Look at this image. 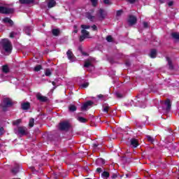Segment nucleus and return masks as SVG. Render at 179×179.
I'll return each instance as SVG.
<instances>
[{
    "mask_svg": "<svg viewBox=\"0 0 179 179\" xmlns=\"http://www.w3.org/2000/svg\"><path fill=\"white\" fill-rule=\"evenodd\" d=\"M36 99L37 100H38L39 101H41L42 103H44L45 101H47V100H48V98H47V96H44L43 95H41V94L38 93L36 94Z\"/></svg>",
    "mask_w": 179,
    "mask_h": 179,
    "instance_id": "obj_9",
    "label": "nucleus"
},
{
    "mask_svg": "<svg viewBox=\"0 0 179 179\" xmlns=\"http://www.w3.org/2000/svg\"><path fill=\"white\" fill-rule=\"evenodd\" d=\"M0 45L6 52H12V43L8 39H2Z\"/></svg>",
    "mask_w": 179,
    "mask_h": 179,
    "instance_id": "obj_1",
    "label": "nucleus"
},
{
    "mask_svg": "<svg viewBox=\"0 0 179 179\" xmlns=\"http://www.w3.org/2000/svg\"><path fill=\"white\" fill-rule=\"evenodd\" d=\"M78 121H79L80 122H83V123H85V122H87V120L84 118V117H78L77 118Z\"/></svg>",
    "mask_w": 179,
    "mask_h": 179,
    "instance_id": "obj_27",
    "label": "nucleus"
},
{
    "mask_svg": "<svg viewBox=\"0 0 179 179\" xmlns=\"http://www.w3.org/2000/svg\"><path fill=\"white\" fill-rule=\"evenodd\" d=\"M85 16L87 19L91 20V22H93V20H94V16H92L90 13H87Z\"/></svg>",
    "mask_w": 179,
    "mask_h": 179,
    "instance_id": "obj_24",
    "label": "nucleus"
},
{
    "mask_svg": "<svg viewBox=\"0 0 179 179\" xmlns=\"http://www.w3.org/2000/svg\"><path fill=\"white\" fill-rule=\"evenodd\" d=\"M159 1L160 2V3H164V0H159Z\"/></svg>",
    "mask_w": 179,
    "mask_h": 179,
    "instance_id": "obj_54",
    "label": "nucleus"
},
{
    "mask_svg": "<svg viewBox=\"0 0 179 179\" xmlns=\"http://www.w3.org/2000/svg\"><path fill=\"white\" fill-rule=\"evenodd\" d=\"M2 71L4 73H8L9 72V67L6 65L3 66Z\"/></svg>",
    "mask_w": 179,
    "mask_h": 179,
    "instance_id": "obj_26",
    "label": "nucleus"
},
{
    "mask_svg": "<svg viewBox=\"0 0 179 179\" xmlns=\"http://www.w3.org/2000/svg\"><path fill=\"white\" fill-rule=\"evenodd\" d=\"M127 2H129V3H135L136 2V0H126Z\"/></svg>",
    "mask_w": 179,
    "mask_h": 179,
    "instance_id": "obj_48",
    "label": "nucleus"
},
{
    "mask_svg": "<svg viewBox=\"0 0 179 179\" xmlns=\"http://www.w3.org/2000/svg\"><path fill=\"white\" fill-rule=\"evenodd\" d=\"M99 146V144H94V148H97Z\"/></svg>",
    "mask_w": 179,
    "mask_h": 179,
    "instance_id": "obj_56",
    "label": "nucleus"
},
{
    "mask_svg": "<svg viewBox=\"0 0 179 179\" xmlns=\"http://www.w3.org/2000/svg\"><path fill=\"white\" fill-rule=\"evenodd\" d=\"M115 96L118 97V99H121L122 97V94H121L120 92H116Z\"/></svg>",
    "mask_w": 179,
    "mask_h": 179,
    "instance_id": "obj_44",
    "label": "nucleus"
},
{
    "mask_svg": "<svg viewBox=\"0 0 179 179\" xmlns=\"http://www.w3.org/2000/svg\"><path fill=\"white\" fill-rule=\"evenodd\" d=\"M69 122H62L59 123V129L60 131H68L69 129Z\"/></svg>",
    "mask_w": 179,
    "mask_h": 179,
    "instance_id": "obj_4",
    "label": "nucleus"
},
{
    "mask_svg": "<svg viewBox=\"0 0 179 179\" xmlns=\"http://www.w3.org/2000/svg\"><path fill=\"white\" fill-rule=\"evenodd\" d=\"M166 59L168 62V64L169 65V69H173V63L171 62V59H170V58L169 57H167Z\"/></svg>",
    "mask_w": 179,
    "mask_h": 179,
    "instance_id": "obj_29",
    "label": "nucleus"
},
{
    "mask_svg": "<svg viewBox=\"0 0 179 179\" xmlns=\"http://www.w3.org/2000/svg\"><path fill=\"white\" fill-rule=\"evenodd\" d=\"M173 5H174V2H173V1L168 2V6H173Z\"/></svg>",
    "mask_w": 179,
    "mask_h": 179,
    "instance_id": "obj_51",
    "label": "nucleus"
},
{
    "mask_svg": "<svg viewBox=\"0 0 179 179\" xmlns=\"http://www.w3.org/2000/svg\"><path fill=\"white\" fill-rule=\"evenodd\" d=\"M106 41L108 42V43H113V36H108L106 37Z\"/></svg>",
    "mask_w": 179,
    "mask_h": 179,
    "instance_id": "obj_35",
    "label": "nucleus"
},
{
    "mask_svg": "<svg viewBox=\"0 0 179 179\" xmlns=\"http://www.w3.org/2000/svg\"><path fill=\"white\" fill-rule=\"evenodd\" d=\"M3 23H8L10 26H13V22L9 17H5L2 20Z\"/></svg>",
    "mask_w": 179,
    "mask_h": 179,
    "instance_id": "obj_15",
    "label": "nucleus"
},
{
    "mask_svg": "<svg viewBox=\"0 0 179 179\" xmlns=\"http://www.w3.org/2000/svg\"><path fill=\"white\" fill-rule=\"evenodd\" d=\"M3 103L6 105V107H10L13 106V103H12V100L6 98L3 99Z\"/></svg>",
    "mask_w": 179,
    "mask_h": 179,
    "instance_id": "obj_12",
    "label": "nucleus"
},
{
    "mask_svg": "<svg viewBox=\"0 0 179 179\" xmlns=\"http://www.w3.org/2000/svg\"><path fill=\"white\" fill-rule=\"evenodd\" d=\"M126 65H127V66H129V65H130V64H129V62H127V63H126Z\"/></svg>",
    "mask_w": 179,
    "mask_h": 179,
    "instance_id": "obj_59",
    "label": "nucleus"
},
{
    "mask_svg": "<svg viewBox=\"0 0 179 179\" xmlns=\"http://www.w3.org/2000/svg\"><path fill=\"white\" fill-rule=\"evenodd\" d=\"M103 113H108V108H110V106L104 105L103 106Z\"/></svg>",
    "mask_w": 179,
    "mask_h": 179,
    "instance_id": "obj_33",
    "label": "nucleus"
},
{
    "mask_svg": "<svg viewBox=\"0 0 179 179\" xmlns=\"http://www.w3.org/2000/svg\"><path fill=\"white\" fill-rule=\"evenodd\" d=\"M130 143L133 148H138V146H139V142L136 138H131L130 140Z\"/></svg>",
    "mask_w": 179,
    "mask_h": 179,
    "instance_id": "obj_11",
    "label": "nucleus"
},
{
    "mask_svg": "<svg viewBox=\"0 0 179 179\" xmlns=\"http://www.w3.org/2000/svg\"><path fill=\"white\" fill-rule=\"evenodd\" d=\"M82 54H83V55H87V53H86L85 52H83Z\"/></svg>",
    "mask_w": 179,
    "mask_h": 179,
    "instance_id": "obj_55",
    "label": "nucleus"
},
{
    "mask_svg": "<svg viewBox=\"0 0 179 179\" xmlns=\"http://www.w3.org/2000/svg\"><path fill=\"white\" fill-rule=\"evenodd\" d=\"M171 36L173 37V38H174L175 40H178L179 41V34L177 32H173L171 34Z\"/></svg>",
    "mask_w": 179,
    "mask_h": 179,
    "instance_id": "obj_25",
    "label": "nucleus"
},
{
    "mask_svg": "<svg viewBox=\"0 0 179 179\" xmlns=\"http://www.w3.org/2000/svg\"><path fill=\"white\" fill-rule=\"evenodd\" d=\"M81 28L83 29V30H86L87 29H90V25L82 24Z\"/></svg>",
    "mask_w": 179,
    "mask_h": 179,
    "instance_id": "obj_39",
    "label": "nucleus"
},
{
    "mask_svg": "<svg viewBox=\"0 0 179 179\" xmlns=\"http://www.w3.org/2000/svg\"><path fill=\"white\" fill-rule=\"evenodd\" d=\"M117 176L116 173H113V176H111V178H112L113 179L117 178Z\"/></svg>",
    "mask_w": 179,
    "mask_h": 179,
    "instance_id": "obj_53",
    "label": "nucleus"
},
{
    "mask_svg": "<svg viewBox=\"0 0 179 179\" xmlns=\"http://www.w3.org/2000/svg\"><path fill=\"white\" fill-rule=\"evenodd\" d=\"M101 177L104 179H107L108 178V177H110V173H108V171H103L101 173Z\"/></svg>",
    "mask_w": 179,
    "mask_h": 179,
    "instance_id": "obj_22",
    "label": "nucleus"
},
{
    "mask_svg": "<svg viewBox=\"0 0 179 179\" xmlns=\"http://www.w3.org/2000/svg\"><path fill=\"white\" fill-rule=\"evenodd\" d=\"M4 129L3 127H0V135H3Z\"/></svg>",
    "mask_w": 179,
    "mask_h": 179,
    "instance_id": "obj_46",
    "label": "nucleus"
},
{
    "mask_svg": "<svg viewBox=\"0 0 179 179\" xmlns=\"http://www.w3.org/2000/svg\"><path fill=\"white\" fill-rule=\"evenodd\" d=\"M138 19L135 17V15H129L128 23L129 26H134V24H136V22Z\"/></svg>",
    "mask_w": 179,
    "mask_h": 179,
    "instance_id": "obj_5",
    "label": "nucleus"
},
{
    "mask_svg": "<svg viewBox=\"0 0 179 179\" xmlns=\"http://www.w3.org/2000/svg\"><path fill=\"white\" fill-rule=\"evenodd\" d=\"M0 107H1V108H2V110H3V111H6V110H7V106H2V105H0Z\"/></svg>",
    "mask_w": 179,
    "mask_h": 179,
    "instance_id": "obj_50",
    "label": "nucleus"
},
{
    "mask_svg": "<svg viewBox=\"0 0 179 179\" xmlns=\"http://www.w3.org/2000/svg\"><path fill=\"white\" fill-rule=\"evenodd\" d=\"M87 86H89V83H85L81 85L80 87H82V89H86Z\"/></svg>",
    "mask_w": 179,
    "mask_h": 179,
    "instance_id": "obj_37",
    "label": "nucleus"
},
{
    "mask_svg": "<svg viewBox=\"0 0 179 179\" xmlns=\"http://www.w3.org/2000/svg\"><path fill=\"white\" fill-rule=\"evenodd\" d=\"M20 168V166L19 165H15V166L11 170L12 174L16 176V174H17V173L19 172Z\"/></svg>",
    "mask_w": 179,
    "mask_h": 179,
    "instance_id": "obj_17",
    "label": "nucleus"
},
{
    "mask_svg": "<svg viewBox=\"0 0 179 179\" xmlns=\"http://www.w3.org/2000/svg\"><path fill=\"white\" fill-rule=\"evenodd\" d=\"M103 164H106V162L102 158H98L96 160V166H103Z\"/></svg>",
    "mask_w": 179,
    "mask_h": 179,
    "instance_id": "obj_14",
    "label": "nucleus"
},
{
    "mask_svg": "<svg viewBox=\"0 0 179 179\" xmlns=\"http://www.w3.org/2000/svg\"><path fill=\"white\" fill-rule=\"evenodd\" d=\"M52 85H53V86H55V82L53 81V82L52 83Z\"/></svg>",
    "mask_w": 179,
    "mask_h": 179,
    "instance_id": "obj_60",
    "label": "nucleus"
},
{
    "mask_svg": "<svg viewBox=\"0 0 179 179\" xmlns=\"http://www.w3.org/2000/svg\"><path fill=\"white\" fill-rule=\"evenodd\" d=\"M22 110H29L30 108V103L26 102L22 104Z\"/></svg>",
    "mask_w": 179,
    "mask_h": 179,
    "instance_id": "obj_19",
    "label": "nucleus"
},
{
    "mask_svg": "<svg viewBox=\"0 0 179 179\" xmlns=\"http://www.w3.org/2000/svg\"><path fill=\"white\" fill-rule=\"evenodd\" d=\"M92 29H93V30L94 31H97V26H96V24H94L92 27Z\"/></svg>",
    "mask_w": 179,
    "mask_h": 179,
    "instance_id": "obj_49",
    "label": "nucleus"
},
{
    "mask_svg": "<svg viewBox=\"0 0 179 179\" xmlns=\"http://www.w3.org/2000/svg\"><path fill=\"white\" fill-rule=\"evenodd\" d=\"M82 36H80V41L82 42L85 38H89L90 32L86 31V29L81 30Z\"/></svg>",
    "mask_w": 179,
    "mask_h": 179,
    "instance_id": "obj_6",
    "label": "nucleus"
},
{
    "mask_svg": "<svg viewBox=\"0 0 179 179\" xmlns=\"http://www.w3.org/2000/svg\"><path fill=\"white\" fill-rule=\"evenodd\" d=\"M20 122H22V120L19 119V120H17L15 122H13V124L14 125H19V124H20Z\"/></svg>",
    "mask_w": 179,
    "mask_h": 179,
    "instance_id": "obj_40",
    "label": "nucleus"
},
{
    "mask_svg": "<svg viewBox=\"0 0 179 179\" xmlns=\"http://www.w3.org/2000/svg\"><path fill=\"white\" fill-rule=\"evenodd\" d=\"M122 15V10H119L116 13V16L120 17Z\"/></svg>",
    "mask_w": 179,
    "mask_h": 179,
    "instance_id": "obj_41",
    "label": "nucleus"
},
{
    "mask_svg": "<svg viewBox=\"0 0 179 179\" xmlns=\"http://www.w3.org/2000/svg\"><path fill=\"white\" fill-rule=\"evenodd\" d=\"M97 97H98V99H104V95H103V94H99V95L97 96Z\"/></svg>",
    "mask_w": 179,
    "mask_h": 179,
    "instance_id": "obj_52",
    "label": "nucleus"
},
{
    "mask_svg": "<svg viewBox=\"0 0 179 179\" xmlns=\"http://www.w3.org/2000/svg\"><path fill=\"white\" fill-rule=\"evenodd\" d=\"M91 2L94 6H97V0H91Z\"/></svg>",
    "mask_w": 179,
    "mask_h": 179,
    "instance_id": "obj_43",
    "label": "nucleus"
},
{
    "mask_svg": "<svg viewBox=\"0 0 179 179\" xmlns=\"http://www.w3.org/2000/svg\"><path fill=\"white\" fill-rule=\"evenodd\" d=\"M178 179H179V178H178Z\"/></svg>",
    "mask_w": 179,
    "mask_h": 179,
    "instance_id": "obj_62",
    "label": "nucleus"
},
{
    "mask_svg": "<svg viewBox=\"0 0 179 179\" xmlns=\"http://www.w3.org/2000/svg\"><path fill=\"white\" fill-rule=\"evenodd\" d=\"M15 36H17V32L12 31L11 33H10V37L11 38H13Z\"/></svg>",
    "mask_w": 179,
    "mask_h": 179,
    "instance_id": "obj_36",
    "label": "nucleus"
},
{
    "mask_svg": "<svg viewBox=\"0 0 179 179\" xmlns=\"http://www.w3.org/2000/svg\"><path fill=\"white\" fill-rule=\"evenodd\" d=\"M102 172H103V169L101 168L96 169V173H102Z\"/></svg>",
    "mask_w": 179,
    "mask_h": 179,
    "instance_id": "obj_47",
    "label": "nucleus"
},
{
    "mask_svg": "<svg viewBox=\"0 0 179 179\" xmlns=\"http://www.w3.org/2000/svg\"><path fill=\"white\" fill-rule=\"evenodd\" d=\"M24 30V32L26 33V34H27L28 36H30V34L31 33V27H25Z\"/></svg>",
    "mask_w": 179,
    "mask_h": 179,
    "instance_id": "obj_21",
    "label": "nucleus"
},
{
    "mask_svg": "<svg viewBox=\"0 0 179 179\" xmlns=\"http://www.w3.org/2000/svg\"><path fill=\"white\" fill-rule=\"evenodd\" d=\"M73 33H78V29H74Z\"/></svg>",
    "mask_w": 179,
    "mask_h": 179,
    "instance_id": "obj_58",
    "label": "nucleus"
},
{
    "mask_svg": "<svg viewBox=\"0 0 179 179\" xmlns=\"http://www.w3.org/2000/svg\"><path fill=\"white\" fill-rule=\"evenodd\" d=\"M15 12V9L0 6V13H3V15H9L10 13H13Z\"/></svg>",
    "mask_w": 179,
    "mask_h": 179,
    "instance_id": "obj_3",
    "label": "nucleus"
},
{
    "mask_svg": "<svg viewBox=\"0 0 179 179\" xmlns=\"http://www.w3.org/2000/svg\"><path fill=\"white\" fill-rule=\"evenodd\" d=\"M146 138L148 142H150L151 143H153L155 142V138L150 136H146Z\"/></svg>",
    "mask_w": 179,
    "mask_h": 179,
    "instance_id": "obj_28",
    "label": "nucleus"
},
{
    "mask_svg": "<svg viewBox=\"0 0 179 179\" xmlns=\"http://www.w3.org/2000/svg\"><path fill=\"white\" fill-rule=\"evenodd\" d=\"M69 110L71 113H73V112L76 111V110H77L76 106H75V105H70L69 106Z\"/></svg>",
    "mask_w": 179,
    "mask_h": 179,
    "instance_id": "obj_23",
    "label": "nucleus"
},
{
    "mask_svg": "<svg viewBox=\"0 0 179 179\" xmlns=\"http://www.w3.org/2000/svg\"><path fill=\"white\" fill-rule=\"evenodd\" d=\"M55 5H57V1H55V0H50L48 3V8L50 9L51 8H54Z\"/></svg>",
    "mask_w": 179,
    "mask_h": 179,
    "instance_id": "obj_16",
    "label": "nucleus"
},
{
    "mask_svg": "<svg viewBox=\"0 0 179 179\" xmlns=\"http://www.w3.org/2000/svg\"><path fill=\"white\" fill-rule=\"evenodd\" d=\"M67 58L71 61V62H73L75 61V55H73V53L71 50H69L66 52Z\"/></svg>",
    "mask_w": 179,
    "mask_h": 179,
    "instance_id": "obj_8",
    "label": "nucleus"
},
{
    "mask_svg": "<svg viewBox=\"0 0 179 179\" xmlns=\"http://www.w3.org/2000/svg\"><path fill=\"white\" fill-rule=\"evenodd\" d=\"M97 16L99 17V19L104 20L107 17V11L101 8L99 10V14H97Z\"/></svg>",
    "mask_w": 179,
    "mask_h": 179,
    "instance_id": "obj_7",
    "label": "nucleus"
},
{
    "mask_svg": "<svg viewBox=\"0 0 179 179\" xmlns=\"http://www.w3.org/2000/svg\"><path fill=\"white\" fill-rule=\"evenodd\" d=\"M73 28H74V29H78V26L74 25V26H73Z\"/></svg>",
    "mask_w": 179,
    "mask_h": 179,
    "instance_id": "obj_57",
    "label": "nucleus"
},
{
    "mask_svg": "<svg viewBox=\"0 0 179 179\" xmlns=\"http://www.w3.org/2000/svg\"><path fill=\"white\" fill-rule=\"evenodd\" d=\"M45 76H51V70L50 69H47L45 72Z\"/></svg>",
    "mask_w": 179,
    "mask_h": 179,
    "instance_id": "obj_32",
    "label": "nucleus"
},
{
    "mask_svg": "<svg viewBox=\"0 0 179 179\" xmlns=\"http://www.w3.org/2000/svg\"><path fill=\"white\" fill-rule=\"evenodd\" d=\"M14 132L19 136H24V135H27V128L24 127H18L17 128L14 129Z\"/></svg>",
    "mask_w": 179,
    "mask_h": 179,
    "instance_id": "obj_2",
    "label": "nucleus"
},
{
    "mask_svg": "<svg viewBox=\"0 0 179 179\" xmlns=\"http://www.w3.org/2000/svg\"><path fill=\"white\" fill-rule=\"evenodd\" d=\"M157 55V51L155 49L151 50V52L150 53V57L151 58H156Z\"/></svg>",
    "mask_w": 179,
    "mask_h": 179,
    "instance_id": "obj_18",
    "label": "nucleus"
},
{
    "mask_svg": "<svg viewBox=\"0 0 179 179\" xmlns=\"http://www.w3.org/2000/svg\"><path fill=\"white\" fill-rule=\"evenodd\" d=\"M29 125L31 127H34V119H30Z\"/></svg>",
    "mask_w": 179,
    "mask_h": 179,
    "instance_id": "obj_34",
    "label": "nucleus"
},
{
    "mask_svg": "<svg viewBox=\"0 0 179 179\" xmlns=\"http://www.w3.org/2000/svg\"><path fill=\"white\" fill-rule=\"evenodd\" d=\"M93 104H94L93 101H87L83 105V106L81 107V110H87V107H90V106H93Z\"/></svg>",
    "mask_w": 179,
    "mask_h": 179,
    "instance_id": "obj_10",
    "label": "nucleus"
},
{
    "mask_svg": "<svg viewBox=\"0 0 179 179\" xmlns=\"http://www.w3.org/2000/svg\"><path fill=\"white\" fill-rule=\"evenodd\" d=\"M52 33L53 36H58L59 34V29H52Z\"/></svg>",
    "mask_w": 179,
    "mask_h": 179,
    "instance_id": "obj_31",
    "label": "nucleus"
},
{
    "mask_svg": "<svg viewBox=\"0 0 179 179\" xmlns=\"http://www.w3.org/2000/svg\"><path fill=\"white\" fill-rule=\"evenodd\" d=\"M33 2H34V0H20V3L22 4L33 3Z\"/></svg>",
    "mask_w": 179,
    "mask_h": 179,
    "instance_id": "obj_20",
    "label": "nucleus"
},
{
    "mask_svg": "<svg viewBox=\"0 0 179 179\" xmlns=\"http://www.w3.org/2000/svg\"><path fill=\"white\" fill-rule=\"evenodd\" d=\"M41 69H42L41 65H37L36 66L34 67V71H35V72H38L39 71H41Z\"/></svg>",
    "mask_w": 179,
    "mask_h": 179,
    "instance_id": "obj_30",
    "label": "nucleus"
},
{
    "mask_svg": "<svg viewBox=\"0 0 179 179\" xmlns=\"http://www.w3.org/2000/svg\"><path fill=\"white\" fill-rule=\"evenodd\" d=\"M126 177H128V174H126Z\"/></svg>",
    "mask_w": 179,
    "mask_h": 179,
    "instance_id": "obj_61",
    "label": "nucleus"
},
{
    "mask_svg": "<svg viewBox=\"0 0 179 179\" xmlns=\"http://www.w3.org/2000/svg\"><path fill=\"white\" fill-rule=\"evenodd\" d=\"M164 104L166 106V111H170V110H171V101H170L169 99H167Z\"/></svg>",
    "mask_w": 179,
    "mask_h": 179,
    "instance_id": "obj_13",
    "label": "nucleus"
},
{
    "mask_svg": "<svg viewBox=\"0 0 179 179\" xmlns=\"http://www.w3.org/2000/svg\"><path fill=\"white\" fill-rule=\"evenodd\" d=\"M103 3H104L106 5H111V3H110V0H104V1H103Z\"/></svg>",
    "mask_w": 179,
    "mask_h": 179,
    "instance_id": "obj_45",
    "label": "nucleus"
},
{
    "mask_svg": "<svg viewBox=\"0 0 179 179\" xmlns=\"http://www.w3.org/2000/svg\"><path fill=\"white\" fill-rule=\"evenodd\" d=\"M143 26L144 29H148V27H149V24H148V22H143Z\"/></svg>",
    "mask_w": 179,
    "mask_h": 179,
    "instance_id": "obj_42",
    "label": "nucleus"
},
{
    "mask_svg": "<svg viewBox=\"0 0 179 179\" xmlns=\"http://www.w3.org/2000/svg\"><path fill=\"white\" fill-rule=\"evenodd\" d=\"M84 66L85 68H89V66H92V63L89 62H85Z\"/></svg>",
    "mask_w": 179,
    "mask_h": 179,
    "instance_id": "obj_38",
    "label": "nucleus"
}]
</instances>
